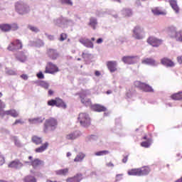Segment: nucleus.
Segmentation results:
<instances>
[{
  "mask_svg": "<svg viewBox=\"0 0 182 182\" xmlns=\"http://www.w3.org/2000/svg\"><path fill=\"white\" fill-rule=\"evenodd\" d=\"M151 171L150 167L143 166L138 168H132L128 171L129 176H137L139 177L141 176H147Z\"/></svg>",
  "mask_w": 182,
  "mask_h": 182,
  "instance_id": "nucleus-1",
  "label": "nucleus"
},
{
  "mask_svg": "<svg viewBox=\"0 0 182 182\" xmlns=\"http://www.w3.org/2000/svg\"><path fill=\"white\" fill-rule=\"evenodd\" d=\"M15 8L16 12H18V14L20 15H25V14H28L29 13V11H31L29 6L22 1L16 2L15 4Z\"/></svg>",
  "mask_w": 182,
  "mask_h": 182,
  "instance_id": "nucleus-2",
  "label": "nucleus"
},
{
  "mask_svg": "<svg viewBox=\"0 0 182 182\" xmlns=\"http://www.w3.org/2000/svg\"><path fill=\"white\" fill-rule=\"evenodd\" d=\"M167 32L171 38H176L178 42H182V30L177 32L176 28L171 26L167 28Z\"/></svg>",
  "mask_w": 182,
  "mask_h": 182,
  "instance_id": "nucleus-3",
  "label": "nucleus"
},
{
  "mask_svg": "<svg viewBox=\"0 0 182 182\" xmlns=\"http://www.w3.org/2000/svg\"><path fill=\"white\" fill-rule=\"evenodd\" d=\"M78 121L82 127H89L90 126V117L85 112L79 114Z\"/></svg>",
  "mask_w": 182,
  "mask_h": 182,
  "instance_id": "nucleus-4",
  "label": "nucleus"
},
{
  "mask_svg": "<svg viewBox=\"0 0 182 182\" xmlns=\"http://www.w3.org/2000/svg\"><path fill=\"white\" fill-rule=\"evenodd\" d=\"M59 70V67H58V65H56L52 62H48L46 65L44 73L48 75H55V73H58Z\"/></svg>",
  "mask_w": 182,
  "mask_h": 182,
  "instance_id": "nucleus-5",
  "label": "nucleus"
},
{
  "mask_svg": "<svg viewBox=\"0 0 182 182\" xmlns=\"http://www.w3.org/2000/svg\"><path fill=\"white\" fill-rule=\"evenodd\" d=\"M23 47L22 41L19 39H16L9 45L7 49L8 50L14 52V50H19V49H22Z\"/></svg>",
  "mask_w": 182,
  "mask_h": 182,
  "instance_id": "nucleus-6",
  "label": "nucleus"
},
{
  "mask_svg": "<svg viewBox=\"0 0 182 182\" xmlns=\"http://www.w3.org/2000/svg\"><path fill=\"white\" fill-rule=\"evenodd\" d=\"M134 85L136 87H139V89L143 90V92H154V90L150 85L144 82H141L140 81H135Z\"/></svg>",
  "mask_w": 182,
  "mask_h": 182,
  "instance_id": "nucleus-7",
  "label": "nucleus"
},
{
  "mask_svg": "<svg viewBox=\"0 0 182 182\" xmlns=\"http://www.w3.org/2000/svg\"><path fill=\"white\" fill-rule=\"evenodd\" d=\"M58 126V120L55 118H50L46 120L44 124V132H48L49 127H56Z\"/></svg>",
  "mask_w": 182,
  "mask_h": 182,
  "instance_id": "nucleus-8",
  "label": "nucleus"
},
{
  "mask_svg": "<svg viewBox=\"0 0 182 182\" xmlns=\"http://www.w3.org/2000/svg\"><path fill=\"white\" fill-rule=\"evenodd\" d=\"M46 55L51 60H56L59 58V52L57 49L49 48L46 50Z\"/></svg>",
  "mask_w": 182,
  "mask_h": 182,
  "instance_id": "nucleus-9",
  "label": "nucleus"
},
{
  "mask_svg": "<svg viewBox=\"0 0 182 182\" xmlns=\"http://www.w3.org/2000/svg\"><path fill=\"white\" fill-rule=\"evenodd\" d=\"M144 29L143 28H141V26H136L134 28L132 32H133V36L135 38V39H143V38H144V36H143V34H141V33L143 32Z\"/></svg>",
  "mask_w": 182,
  "mask_h": 182,
  "instance_id": "nucleus-10",
  "label": "nucleus"
},
{
  "mask_svg": "<svg viewBox=\"0 0 182 182\" xmlns=\"http://www.w3.org/2000/svg\"><path fill=\"white\" fill-rule=\"evenodd\" d=\"M147 42L151 46H154V48H158V46H160V45H161V43H163V40L159 39L154 36H150L147 39Z\"/></svg>",
  "mask_w": 182,
  "mask_h": 182,
  "instance_id": "nucleus-11",
  "label": "nucleus"
},
{
  "mask_svg": "<svg viewBox=\"0 0 182 182\" xmlns=\"http://www.w3.org/2000/svg\"><path fill=\"white\" fill-rule=\"evenodd\" d=\"M0 29L3 32H9L11 29H14V31H16L18 29V25L13 24V26H11L9 24H2L0 25Z\"/></svg>",
  "mask_w": 182,
  "mask_h": 182,
  "instance_id": "nucleus-12",
  "label": "nucleus"
},
{
  "mask_svg": "<svg viewBox=\"0 0 182 182\" xmlns=\"http://www.w3.org/2000/svg\"><path fill=\"white\" fill-rule=\"evenodd\" d=\"M9 168H21V167H23V164L19 161V159H16L14 161H12L9 164Z\"/></svg>",
  "mask_w": 182,
  "mask_h": 182,
  "instance_id": "nucleus-13",
  "label": "nucleus"
},
{
  "mask_svg": "<svg viewBox=\"0 0 182 182\" xmlns=\"http://www.w3.org/2000/svg\"><path fill=\"white\" fill-rule=\"evenodd\" d=\"M143 140H146L145 141H142L141 143V147H145V149H149L150 146H151V143H153V139L151 137H148L147 135L143 136Z\"/></svg>",
  "mask_w": 182,
  "mask_h": 182,
  "instance_id": "nucleus-14",
  "label": "nucleus"
},
{
  "mask_svg": "<svg viewBox=\"0 0 182 182\" xmlns=\"http://www.w3.org/2000/svg\"><path fill=\"white\" fill-rule=\"evenodd\" d=\"M136 56H124L122 58V62L124 63H127V65H133V63H136Z\"/></svg>",
  "mask_w": 182,
  "mask_h": 182,
  "instance_id": "nucleus-15",
  "label": "nucleus"
},
{
  "mask_svg": "<svg viewBox=\"0 0 182 182\" xmlns=\"http://www.w3.org/2000/svg\"><path fill=\"white\" fill-rule=\"evenodd\" d=\"M80 43L84 45L86 48H90L91 49H93L95 48V46L93 45V43L89 40V38H81L80 39Z\"/></svg>",
  "mask_w": 182,
  "mask_h": 182,
  "instance_id": "nucleus-16",
  "label": "nucleus"
},
{
  "mask_svg": "<svg viewBox=\"0 0 182 182\" xmlns=\"http://www.w3.org/2000/svg\"><path fill=\"white\" fill-rule=\"evenodd\" d=\"M77 137H80V132L75 131L65 136L66 140H76Z\"/></svg>",
  "mask_w": 182,
  "mask_h": 182,
  "instance_id": "nucleus-17",
  "label": "nucleus"
},
{
  "mask_svg": "<svg viewBox=\"0 0 182 182\" xmlns=\"http://www.w3.org/2000/svg\"><path fill=\"white\" fill-rule=\"evenodd\" d=\"M161 63H162V65H164V66H166L167 68H173L175 66L174 62L167 58H162L161 60Z\"/></svg>",
  "mask_w": 182,
  "mask_h": 182,
  "instance_id": "nucleus-18",
  "label": "nucleus"
},
{
  "mask_svg": "<svg viewBox=\"0 0 182 182\" xmlns=\"http://www.w3.org/2000/svg\"><path fill=\"white\" fill-rule=\"evenodd\" d=\"M168 3L170 6H171L172 9L176 13L180 14V7L178 6V4H177L176 0H169Z\"/></svg>",
  "mask_w": 182,
  "mask_h": 182,
  "instance_id": "nucleus-19",
  "label": "nucleus"
},
{
  "mask_svg": "<svg viewBox=\"0 0 182 182\" xmlns=\"http://www.w3.org/2000/svg\"><path fill=\"white\" fill-rule=\"evenodd\" d=\"M107 66L109 70L112 73H113V72H116V70H117V68H116V66H117L116 61H108L107 63Z\"/></svg>",
  "mask_w": 182,
  "mask_h": 182,
  "instance_id": "nucleus-20",
  "label": "nucleus"
},
{
  "mask_svg": "<svg viewBox=\"0 0 182 182\" xmlns=\"http://www.w3.org/2000/svg\"><path fill=\"white\" fill-rule=\"evenodd\" d=\"M31 141L36 146H39L40 144H42V143H43V139H42V137L38 136V135H33L31 137Z\"/></svg>",
  "mask_w": 182,
  "mask_h": 182,
  "instance_id": "nucleus-21",
  "label": "nucleus"
},
{
  "mask_svg": "<svg viewBox=\"0 0 182 182\" xmlns=\"http://www.w3.org/2000/svg\"><path fill=\"white\" fill-rule=\"evenodd\" d=\"M55 106L56 107H62L63 109H66L68 107V105L63 102V100L59 97L55 98Z\"/></svg>",
  "mask_w": 182,
  "mask_h": 182,
  "instance_id": "nucleus-22",
  "label": "nucleus"
},
{
  "mask_svg": "<svg viewBox=\"0 0 182 182\" xmlns=\"http://www.w3.org/2000/svg\"><path fill=\"white\" fill-rule=\"evenodd\" d=\"M83 180V176L81 173H78L73 178L67 179V182H80Z\"/></svg>",
  "mask_w": 182,
  "mask_h": 182,
  "instance_id": "nucleus-23",
  "label": "nucleus"
},
{
  "mask_svg": "<svg viewBox=\"0 0 182 182\" xmlns=\"http://www.w3.org/2000/svg\"><path fill=\"white\" fill-rule=\"evenodd\" d=\"M48 147H49V142H45L41 146L36 148L35 149V151L36 153H43V151H45V150H47Z\"/></svg>",
  "mask_w": 182,
  "mask_h": 182,
  "instance_id": "nucleus-24",
  "label": "nucleus"
},
{
  "mask_svg": "<svg viewBox=\"0 0 182 182\" xmlns=\"http://www.w3.org/2000/svg\"><path fill=\"white\" fill-rule=\"evenodd\" d=\"M142 63L144 65H149L150 66H156V65H157L156 63V60L149 58L142 60Z\"/></svg>",
  "mask_w": 182,
  "mask_h": 182,
  "instance_id": "nucleus-25",
  "label": "nucleus"
},
{
  "mask_svg": "<svg viewBox=\"0 0 182 182\" xmlns=\"http://www.w3.org/2000/svg\"><path fill=\"white\" fill-rule=\"evenodd\" d=\"M42 164H43V161H42L39 159H36L31 161V166L33 167V168H37V167H39V166H42Z\"/></svg>",
  "mask_w": 182,
  "mask_h": 182,
  "instance_id": "nucleus-26",
  "label": "nucleus"
},
{
  "mask_svg": "<svg viewBox=\"0 0 182 182\" xmlns=\"http://www.w3.org/2000/svg\"><path fill=\"white\" fill-rule=\"evenodd\" d=\"M89 26H91L92 29H96V26L97 25V18L95 17H91L90 18V22L88 23Z\"/></svg>",
  "mask_w": 182,
  "mask_h": 182,
  "instance_id": "nucleus-27",
  "label": "nucleus"
},
{
  "mask_svg": "<svg viewBox=\"0 0 182 182\" xmlns=\"http://www.w3.org/2000/svg\"><path fill=\"white\" fill-rule=\"evenodd\" d=\"M28 122L31 124H38L39 123H43V119H42V117H36L28 119Z\"/></svg>",
  "mask_w": 182,
  "mask_h": 182,
  "instance_id": "nucleus-28",
  "label": "nucleus"
},
{
  "mask_svg": "<svg viewBox=\"0 0 182 182\" xmlns=\"http://www.w3.org/2000/svg\"><path fill=\"white\" fill-rule=\"evenodd\" d=\"M92 109L95 112H106V107L100 105H92Z\"/></svg>",
  "mask_w": 182,
  "mask_h": 182,
  "instance_id": "nucleus-29",
  "label": "nucleus"
},
{
  "mask_svg": "<svg viewBox=\"0 0 182 182\" xmlns=\"http://www.w3.org/2000/svg\"><path fill=\"white\" fill-rule=\"evenodd\" d=\"M80 99L82 105L85 106H90L92 105V101L90 99L87 98L86 96H81Z\"/></svg>",
  "mask_w": 182,
  "mask_h": 182,
  "instance_id": "nucleus-30",
  "label": "nucleus"
},
{
  "mask_svg": "<svg viewBox=\"0 0 182 182\" xmlns=\"http://www.w3.org/2000/svg\"><path fill=\"white\" fill-rule=\"evenodd\" d=\"M173 100H182V91L171 95Z\"/></svg>",
  "mask_w": 182,
  "mask_h": 182,
  "instance_id": "nucleus-31",
  "label": "nucleus"
},
{
  "mask_svg": "<svg viewBox=\"0 0 182 182\" xmlns=\"http://www.w3.org/2000/svg\"><path fill=\"white\" fill-rule=\"evenodd\" d=\"M69 173V169L68 168L64 169H60L55 171L57 176H66Z\"/></svg>",
  "mask_w": 182,
  "mask_h": 182,
  "instance_id": "nucleus-32",
  "label": "nucleus"
},
{
  "mask_svg": "<svg viewBox=\"0 0 182 182\" xmlns=\"http://www.w3.org/2000/svg\"><path fill=\"white\" fill-rule=\"evenodd\" d=\"M6 114L7 116H11V117H18L19 116V114L15 109L6 110Z\"/></svg>",
  "mask_w": 182,
  "mask_h": 182,
  "instance_id": "nucleus-33",
  "label": "nucleus"
},
{
  "mask_svg": "<svg viewBox=\"0 0 182 182\" xmlns=\"http://www.w3.org/2000/svg\"><path fill=\"white\" fill-rule=\"evenodd\" d=\"M152 12H153L154 15H166L167 14L166 12V11H161L159 8H155V9H152Z\"/></svg>",
  "mask_w": 182,
  "mask_h": 182,
  "instance_id": "nucleus-34",
  "label": "nucleus"
},
{
  "mask_svg": "<svg viewBox=\"0 0 182 182\" xmlns=\"http://www.w3.org/2000/svg\"><path fill=\"white\" fill-rule=\"evenodd\" d=\"M85 157H86V155H85V154L80 153L78 155L76 156V157L74 159V161L75 162L82 161V160H83Z\"/></svg>",
  "mask_w": 182,
  "mask_h": 182,
  "instance_id": "nucleus-35",
  "label": "nucleus"
},
{
  "mask_svg": "<svg viewBox=\"0 0 182 182\" xmlns=\"http://www.w3.org/2000/svg\"><path fill=\"white\" fill-rule=\"evenodd\" d=\"M122 14L125 16H132V15H133V13L132 12V9H124L122 10Z\"/></svg>",
  "mask_w": 182,
  "mask_h": 182,
  "instance_id": "nucleus-36",
  "label": "nucleus"
},
{
  "mask_svg": "<svg viewBox=\"0 0 182 182\" xmlns=\"http://www.w3.org/2000/svg\"><path fill=\"white\" fill-rule=\"evenodd\" d=\"M109 153H110V152L107 150L100 151L95 152V156H107V154H109Z\"/></svg>",
  "mask_w": 182,
  "mask_h": 182,
  "instance_id": "nucleus-37",
  "label": "nucleus"
},
{
  "mask_svg": "<svg viewBox=\"0 0 182 182\" xmlns=\"http://www.w3.org/2000/svg\"><path fill=\"white\" fill-rule=\"evenodd\" d=\"M60 4H63L65 5H69L70 6H73V2H72V0H59Z\"/></svg>",
  "mask_w": 182,
  "mask_h": 182,
  "instance_id": "nucleus-38",
  "label": "nucleus"
},
{
  "mask_svg": "<svg viewBox=\"0 0 182 182\" xmlns=\"http://www.w3.org/2000/svg\"><path fill=\"white\" fill-rule=\"evenodd\" d=\"M25 182H36V179L33 176H26L24 178Z\"/></svg>",
  "mask_w": 182,
  "mask_h": 182,
  "instance_id": "nucleus-39",
  "label": "nucleus"
},
{
  "mask_svg": "<svg viewBox=\"0 0 182 182\" xmlns=\"http://www.w3.org/2000/svg\"><path fill=\"white\" fill-rule=\"evenodd\" d=\"M40 86L43 87V89H49V83H48L46 81H41L40 82Z\"/></svg>",
  "mask_w": 182,
  "mask_h": 182,
  "instance_id": "nucleus-40",
  "label": "nucleus"
},
{
  "mask_svg": "<svg viewBox=\"0 0 182 182\" xmlns=\"http://www.w3.org/2000/svg\"><path fill=\"white\" fill-rule=\"evenodd\" d=\"M48 106H56V98L55 100H50L47 102Z\"/></svg>",
  "mask_w": 182,
  "mask_h": 182,
  "instance_id": "nucleus-41",
  "label": "nucleus"
},
{
  "mask_svg": "<svg viewBox=\"0 0 182 182\" xmlns=\"http://www.w3.org/2000/svg\"><path fill=\"white\" fill-rule=\"evenodd\" d=\"M28 29H30V31H31L32 32H35L36 33H37V32H39V28L33 26H28Z\"/></svg>",
  "mask_w": 182,
  "mask_h": 182,
  "instance_id": "nucleus-42",
  "label": "nucleus"
},
{
  "mask_svg": "<svg viewBox=\"0 0 182 182\" xmlns=\"http://www.w3.org/2000/svg\"><path fill=\"white\" fill-rule=\"evenodd\" d=\"M66 39H68V35L66 33H61L60 41L63 42V41H66Z\"/></svg>",
  "mask_w": 182,
  "mask_h": 182,
  "instance_id": "nucleus-43",
  "label": "nucleus"
},
{
  "mask_svg": "<svg viewBox=\"0 0 182 182\" xmlns=\"http://www.w3.org/2000/svg\"><path fill=\"white\" fill-rule=\"evenodd\" d=\"M24 122L22 119H16L14 122L13 126H16V124H23Z\"/></svg>",
  "mask_w": 182,
  "mask_h": 182,
  "instance_id": "nucleus-44",
  "label": "nucleus"
},
{
  "mask_svg": "<svg viewBox=\"0 0 182 182\" xmlns=\"http://www.w3.org/2000/svg\"><path fill=\"white\" fill-rule=\"evenodd\" d=\"M0 116L1 117H5V116H8V114L6 113V111L2 109H0Z\"/></svg>",
  "mask_w": 182,
  "mask_h": 182,
  "instance_id": "nucleus-45",
  "label": "nucleus"
},
{
  "mask_svg": "<svg viewBox=\"0 0 182 182\" xmlns=\"http://www.w3.org/2000/svg\"><path fill=\"white\" fill-rule=\"evenodd\" d=\"M36 43L37 45V46H43V45H45V43H43V41L41 39H38L36 41Z\"/></svg>",
  "mask_w": 182,
  "mask_h": 182,
  "instance_id": "nucleus-46",
  "label": "nucleus"
},
{
  "mask_svg": "<svg viewBox=\"0 0 182 182\" xmlns=\"http://www.w3.org/2000/svg\"><path fill=\"white\" fill-rule=\"evenodd\" d=\"M37 77L38 79H45V75L42 73V71H40L38 73H37Z\"/></svg>",
  "mask_w": 182,
  "mask_h": 182,
  "instance_id": "nucleus-47",
  "label": "nucleus"
},
{
  "mask_svg": "<svg viewBox=\"0 0 182 182\" xmlns=\"http://www.w3.org/2000/svg\"><path fill=\"white\" fill-rule=\"evenodd\" d=\"M5 164V158L4 156L0 155V166H2Z\"/></svg>",
  "mask_w": 182,
  "mask_h": 182,
  "instance_id": "nucleus-48",
  "label": "nucleus"
},
{
  "mask_svg": "<svg viewBox=\"0 0 182 182\" xmlns=\"http://www.w3.org/2000/svg\"><path fill=\"white\" fill-rule=\"evenodd\" d=\"M20 77H21V79H23V80H28V75L26 74H23L20 76Z\"/></svg>",
  "mask_w": 182,
  "mask_h": 182,
  "instance_id": "nucleus-49",
  "label": "nucleus"
},
{
  "mask_svg": "<svg viewBox=\"0 0 182 182\" xmlns=\"http://www.w3.org/2000/svg\"><path fill=\"white\" fill-rule=\"evenodd\" d=\"M89 56H90V54L88 53H82V58H83V59H85V58H89Z\"/></svg>",
  "mask_w": 182,
  "mask_h": 182,
  "instance_id": "nucleus-50",
  "label": "nucleus"
},
{
  "mask_svg": "<svg viewBox=\"0 0 182 182\" xmlns=\"http://www.w3.org/2000/svg\"><path fill=\"white\" fill-rule=\"evenodd\" d=\"M177 61L180 63V65L182 64V55L177 57Z\"/></svg>",
  "mask_w": 182,
  "mask_h": 182,
  "instance_id": "nucleus-51",
  "label": "nucleus"
},
{
  "mask_svg": "<svg viewBox=\"0 0 182 182\" xmlns=\"http://www.w3.org/2000/svg\"><path fill=\"white\" fill-rule=\"evenodd\" d=\"M107 167H114V165L112 162H109L106 164Z\"/></svg>",
  "mask_w": 182,
  "mask_h": 182,
  "instance_id": "nucleus-52",
  "label": "nucleus"
},
{
  "mask_svg": "<svg viewBox=\"0 0 182 182\" xmlns=\"http://www.w3.org/2000/svg\"><path fill=\"white\" fill-rule=\"evenodd\" d=\"M128 159H129V156H124V158L122 159V162L123 163H127Z\"/></svg>",
  "mask_w": 182,
  "mask_h": 182,
  "instance_id": "nucleus-53",
  "label": "nucleus"
},
{
  "mask_svg": "<svg viewBox=\"0 0 182 182\" xmlns=\"http://www.w3.org/2000/svg\"><path fill=\"white\" fill-rule=\"evenodd\" d=\"M96 42L98 45L100 43H103V38H98Z\"/></svg>",
  "mask_w": 182,
  "mask_h": 182,
  "instance_id": "nucleus-54",
  "label": "nucleus"
},
{
  "mask_svg": "<svg viewBox=\"0 0 182 182\" xmlns=\"http://www.w3.org/2000/svg\"><path fill=\"white\" fill-rule=\"evenodd\" d=\"M122 176H123V174H117V175L116 176V177H117V181L121 180Z\"/></svg>",
  "mask_w": 182,
  "mask_h": 182,
  "instance_id": "nucleus-55",
  "label": "nucleus"
},
{
  "mask_svg": "<svg viewBox=\"0 0 182 182\" xmlns=\"http://www.w3.org/2000/svg\"><path fill=\"white\" fill-rule=\"evenodd\" d=\"M95 76H100L101 73H100V71L96 70V71L95 72Z\"/></svg>",
  "mask_w": 182,
  "mask_h": 182,
  "instance_id": "nucleus-56",
  "label": "nucleus"
},
{
  "mask_svg": "<svg viewBox=\"0 0 182 182\" xmlns=\"http://www.w3.org/2000/svg\"><path fill=\"white\" fill-rule=\"evenodd\" d=\"M53 95V90H48V96H52Z\"/></svg>",
  "mask_w": 182,
  "mask_h": 182,
  "instance_id": "nucleus-57",
  "label": "nucleus"
},
{
  "mask_svg": "<svg viewBox=\"0 0 182 182\" xmlns=\"http://www.w3.org/2000/svg\"><path fill=\"white\" fill-rule=\"evenodd\" d=\"M48 39H49L50 41H53V39H54L53 36H48Z\"/></svg>",
  "mask_w": 182,
  "mask_h": 182,
  "instance_id": "nucleus-58",
  "label": "nucleus"
},
{
  "mask_svg": "<svg viewBox=\"0 0 182 182\" xmlns=\"http://www.w3.org/2000/svg\"><path fill=\"white\" fill-rule=\"evenodd\" d=\"M8 73H9V75H15V72L13 70L8 71Z\"/></svg>",
  "mask_w": 182,
  "mask_h": 182,
  "instance_id": "nucleus-59",
  "label": "nucleus"
},
{
  "mask_svg": "<svg viewBox=\"0 0 182 182\" xmlns=\"http://www.w3.org/2000/svg\"><path fill=\"white\" fill-rule=\"evenodd\" d=\"M111 93H112V90H108L106 92L107 95H111Z\"/></svg>",
  "mask_w": 182,
  "mask_h": 182,
  "instance_id": "nucleus-60",
  "label": "nucleus"
},
{
  "mask_svg": "<svg viewBox=\"0 0 182 182\" xmlns=\"http://www.w3.org/2000/svg\"><path fill=\"white\" fill-rule=\"evenodd\" d=\"M175 182H182V176L181 177V178L178 179Z\"/></svg>",
  "mask_w": 182,
  "mask_h": 182,
  "instance_id": "nucleus-61",
  "label": "nucleus"
},
{
  "mask_svg": "<svg viewBox=\"0 0 182 182\" xmlns=\"http://www.w3.org/2000/svg\"><path fill=\"white\" fill-rule=\"evenodd\" d=\"M70 156H72V154H70V152H68L67 157H70Z\"/></svg>",
  "mask_w": 182,
  "mask_h": 182,
  "instance_id": "nucleus-62",
  "label": "nucleus"
},
{
  "mask_svg": "<svg viewBox=\"0 0 182 182\" xmlns=\"http://www.w3.org/2000/svg\"><path fill=\"white\" fill-rule=\"evenodd\" d=\"M91 41H92V42H95V41H96V38H95L94 37H92V38H91Z\"/></svg>",
  "mask_w": 182,
  "mask_h": 182,
  "instance_id": "nucleus-63",
  "label": "nucleus"
},
{
  "mask_svg": "<svg viewBox=\"0 0 182 182\" xmlns=\"http://www.w3.org/2000/svg\"><path fill=\"white\" fill-rule=\"evenodd\" d=\"M15 144H16V146H19V142H18V141H16Z\"/></svg>",
  "mask_w": 182,
  "mask_h": 182,
  "instance_id": "nucleus-64",
  "label": "nucleus"
}]
</instances>
